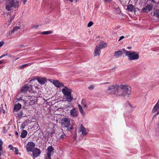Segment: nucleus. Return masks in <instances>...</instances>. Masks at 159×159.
I'll return each mask as SVG.
<instances>
[{
	"label": "nucleus",
	"instance_id": "1",
	"mask_svg": "<svg viewBox=\"0 0 159 159\" xmlns=\"http://www.w3.org/2000/svg\"><path fill=\"white\" fill-rule=\"evenodd\" d=\"M61 91L64 95L66 97L65 101L69 103L71 102L73 99L71 94L72 89L67 87L64 86L62 89Z\"/></svg>",
	"mask_w": 159,
	"mask_h": 159
},
{
	"label": "nucleus",
	"instance_id": "2",
	"mask_svg": "<svg viewBox=\"0 0 159 159\" xmlns=\"http://www.w3.org/2000/svg\"><path fill=\"white\" fill-rule=\"evenodd\" d=\"M124 51L125 55L127 56L129 60L130 61L137 60L139 58V53L137 52L132 51H128L123 49H122Z\"/></svg>",
	"mask_w": 159,
	"mask_h": 159
},
{
	"label": "nucleus",
	"instance_id": "3",
	"mask_svg": "<svg viewBox=\"0 0 159 159\" xmlns=\"http://www.w3.org/2000/svg\"><path fill=\"white\" fill-rule=\"evenodd\" d=\"M23 102L24 104V107L36 104L37 103V100L31 96H25Z\"/></svg>",
	"mask_w": 159,
	"mask_h": 159
},
{
	"label": "nucleus",
	"instance_id": "4",
	"mask_svg": "<svg viewBox=\"0 0 159 159\" xmlns=\"http://www.w3.org/2000/svg\"><path fill=\"white\" fill-rule=\"evenodd\" d=\"M107 45V43L103 42H101L98 45H97L94 51V56H96L99 55L101 53L100 49L106 47Z\"/></svg>",
	"mask_w": 159,
	"mask_h": 159
},
{
	"label": "nucleus",
	"instance_id": "5",
	"mask_svg": "<svg viewBox=\"0 0 159 159\" xmlns=\"http://www.w3.org/2000/svg\"><path fill=\"white\" fill-rule=\"evenodd\" d=\"M61 126L63 128H66L68 131L73 129L72 126L70 125V119L67 118L65 117L61 120Z\"/></svg>",
	"mask_w": 159,
	"mask_h": 159
},
{
	"label": "nucleus",
	"instance_id": "6",
	"mask_svg": "<svg viewBox=\"0 0 159 159\" xmlns=\"http://www.w3.org/2000/svg\"><path fill=\"white\" fill-rule=\"evenodd\" d=\"M18 6L19 4L18 2H15L14 0H8L6 4V8L7 10L9 11L12 7L16 8L18 7Z\"/></svg>",
	"mask_w": 159,
	"mask_h": 159
},
{
	"label": "nucleus",
	"instance_id": "7",
	"mask_svg": "<svg viewBox=\"0 0 159 159\" xmlns=\"http://www.w3.org/2000/svg\"><path fill=\"white\" fill-rule=\"evenodd\" d=\"M121 89H123L125 96L130 97L131 93V88L127 85H121Z\"/></svg>",
	"mask_w": 159,
	"mask_h": 159
},
{
	"label": "nucleus",
	"instance_id": "8",
	"mask_svg": "<svg viewBox=\"0 0 159 159\" xmlns=\"http://www.w3.org/2000/svg\"><path fill=\"white\" fill-rule=\"evenodd\" d=\"M53 151L54 148L52 146H49L47 148V154L45 156L44 159H51V156L53 154Z\"/></svg>",
	"mask_w": 159,
	"mask_h": 159
},
{
	"label": "nucleus",
	"instance_id": "9",
	"mask_svg": "<svg viewBox=\"0 0 159 159\" xmlns=\"http://www.w3.org/2000/svg\"><path fill=\"white\" fill-rule=\"evenodd\" d=\"M119 85H110L108 87L107 91L111 94H115L116 95V93L118 89Z\"/></svg>",
	"mask_w": 159,
	"mask_h": 159
},
{
	"label": "nucleus",
	"instance_id": "10",
	"mask_svg": "<svg viewBox=\"0 0 159 159\" xmlns=\"http://www.w3.org/2000/svg\"><path fill=\"white\" fill-rule=\"evenodd\" d=\"M116 95L117 97H125L126 96L123 89H121V85L120 86L119 85L118 89L116 92Z\"/></svg>",
	"mask_w": 159,
	"mask_h": 159
},
{
	"label": "nucleus",
	"instance_id": "11",
	"mask_svg": "<svg viewBox=\"0 0 159 159\" xmlns=\"http://www.w3.org/2000/svg\"><path fill=\"white\" fill-rule=\"evenodd\" d=\"M35 144L32 142H30L28 143L26 146V150L28 152H31L34 148Z\"/></svg>",
	"mask_w": 159,
	"mask_h": 159
},
{
	"label": "nucleus",
	"instance_id": "12",
	"mask_svg": "<svg viewBox=\"0 0 159 159\" xmlns=\"http://www.w3.org/2000/svg\"><path fill=\"white\" fill-rule=\"evenodd\" d=\"M70 115L74 117H76L78 116L79 112L75 108H73L70 111Z\"/></svg>",
	"mask_w": 159,
	"mask_h": 159
},
{
	"label": "nucleus",
	"instance_id": "13",
	"mask_svg": "<svg viewBox=\"0 0 159 159\" xmlns=\"http://www.w3.org/2000/svg\"><path fill=\"white\" fill-rule=\"evenodd\" d=\"M32 151L33 156H34V157H38L41 153L40 149L37 148H35L34 150Z\"/></svg>",
	"mask_w": 159,
	"mask_h": 159
},
{
	"label": "nucleus",
	"instance_id": "14",
	"mask_svg": "<svg viewBox=\"0 0 159 159\" xmlns=\"http://www.w3.org/2000/svg\"><path fill=\"white\" fill-rule=\"evenodd\" d=\"M152 5L151 4L148 5L145 7L143 9L142 12L148 13L152 10Z\"/></svg>",
	"mask_w": 159,
	"mask_h": 159
},
{
	"label": "nucleus",
	"instance_id": "15",
	"mask_svg": "<svg viewBox=\"0 0 159 159\" xmlns=\"http://www.w3.org/2000/svg\"><path fill=\"white\" fill-rule=\"evenodd\" d=\"M153 20L155 22L159 21V11H157L154 13L153 16Z\"/></svg>",
	"mask_w": 159,
	"mask_h": 159
},
{
	"label": "nucleus",
	"instance_id": "16",
	"mask_svg": "<svg viewBox=\"0 0 159 159\" xmlns=\"http://www.w3.org/2000/svg\"><path fill=\"white\" fill-rule=\"evenodd\" d=\"M79 132L81 133L83 135H85L88 133V132L86 131V129L82 125H81V126L79 129Z\"/></svg>",
	"mask_w": 159,
	"mask_h": 159
},
{
	"label": "nucleus",
	"instance_id": "17",
	"mask_svg": "<svg viewBox=\"0 0 159 159\" xmlns=\"http://www.w3.org/2000/svg\"><path fill=\"white\" fill-rule=\"evenodd\" d=\"M37 81L41 85L44 84L47 81L45 78L38 77L36 78Z\"/></svg>",
	"mask_w": 159,
	"mask_h": 159
},
{
	"label": "nucleus",
	"instance_id": "18",
	"mask_svg": "<svg viewBox=\"0 0 159 159\" xmlns=\"http://www.w3.org/2000/svg\"><path fill=\"white\" fill-rule=\"evenodd\" d=\"M53 84L57 87H61L64 86L63 84L58 80H54L53 82Z\"/></svg>",
	"mask_w": 159,
	"mask_h": 159
},
{
	"label": "nucleus",
	"instance_id": "19",
	"mask_svg": "<svg viewBox=\"0 0 159 159\" xmlns=\"http://www.w3.org/2000/svg\"><path fill=\"white\" fill-rule=\"evenodd\" d=\"M122 54V52L121 51H116L114 53V56L116 58H118L121 56Z\"/></svg>",
	"mask_w": 159,
	"mask_h": 159
},
{
	"label": "nucleus",
	"instance_id": "20",
	"mask_svg": "<svg viewBox=\"0 0 159 159\" xmlns=\"http://www.w3.org/2000/svg\"><path fill=\"white\" fill-rule=\"evenodd\" d=\"M78 107L79 110L81 114L83 116H85V113L84 112V110H83L82 106L80 105V104H78Z\"/></svg>",
	"mask_w": 159,
	"mask_h": 159
},
{
	"label": "nucleus",
	"instance_id": "21",
	"mask_svg": "<svg viewBox=\"0 0 159 159\" xmlns=\"http://www.w3.org/2000/svg\"><path fill=\"white\" fill-rule=\"evenodd\" d=\"M22 94L21 92L18 93L16 96V99L18 101H20L22 100Z\"/></svg>",
	"mask_w": 159,
	"mask_h": 159
},
{
	"label": "nucleus",
	"instance_id": "22",
	"mask_svg": "<svg viewBox=\"0 0 159 159\" xmlns=\"http://www.w3.org/2000/svg\"><path fill=\"white\" fill-rule=\"evenodd\" d=\"M29 88V86L28 85L26 84L24 86H23L20 90L21 92H25L28 90Z\"/></svg>",
	"mask_w": 159,
	"mask_h": 159
},
{
	"label": "nucleus",
	"instance_id": "23",
	"mask_svg": "<svg viewBox=\"0 0 159 159\" xmlns=\"http://www.w3.org/2000/svg\"><path fill=\"white\" fill-rule=\"evenodd\" d=\"M32 64V63H28L24 64L21 65L18 67V69H21L23 68L26 67L28 66H30Z\"/></svg>",
	"mask_w": 159,
	"mask_h": 159
},
{
	"label": "nucleus",
	"instance_id": "24",
	"mask_svg": "<svg viewBox=\"0 0 159 159\" xmlns=\"http://www.w3.org/2000/svg\"><path fill=\"white\" fill-rule=\"evenodd\" d=\"M21 105L20 103H17V104L15 105L14 106V110L17 111L21 108Z\"/></svg>",
	"mask_w": 159,
	"mask_h": 159
},
{
	"label": "nucleus",
	"instance_id": "25",
	"mask_svg": "<svg viewBox=\"0 0 159 159\" xmlns=\"http://www.w3.org/2000/svg\"><path fill=\"white\" fill-rule=\"evenodd\" d=\"M27 131L26 130H23L21 133L20 137L22 138H24L27 135Z\"/></svg>",
	"mask_w": 159,
	"mask_h": 159
},
{
	"label": "nucleus",
	"instance_id": "26",
	"mask_svg": "<svg viewBox=\"0 0 159 159\" xmlns=\"http://www.w3.org/2000/svg\"><path fill=\"white\" fill-rule=\"evenodd\" d=\"M127 9L129 11H133L134 7L132 5L129 4L127 6Z\"/></svg>",
	"mask_w": 159,
	"mask_h": 159
},
{
	"label": "nucleus",
	"instance_id": "27",
	"mask_svg": "<svg viewBox=\"0 0 159 159\" xmlns=\"http://www.w3.org/2000/svg\"><path fill=\"white\" fill-rule=\"evenodd\" d=\"M159 108V104H158V103H157L156 104V105H155V106H154V108H153L152 111V112H156L157 111V110Z\"/></svg>",
	"mask_w": 159,
	"mask_h": 159
},
{
	"label": "nucleus",
	"instance_id": "28",
	"mask_svg": "<svg viewBox=\"0 0 159 159\" xmlns=\"http://www.w3.org/2000/svg\"><path fill=\"white\" fill-rule=\"evenodd\" d=\"M20 30V28L19 26H16L14 27L13 30L11 31V33H14V32H17Z\"/></svg>",
	"mask_w": 159,
	"mask_h": 159
},
{
	"label": "nucleus",
	"instance_id": "29",
	"mask_svg": "<svg viewBox=\"0 0 159 159\" xmlns=\"http://www.w3.org/2000/svg\"><path fill=\"white\" fill-rule=\"evenodd\" d=\"M52 31H48L42 32L40 33V34H42L46 35L52 34Z\"/></svg>",
	"mask_w": 159,
	"mask_h": 159
},
{
	"label": "nucleus",
	"instance_id": "30",
	"mask_svg": "<svg viewBox=\"0 0 159 159\" xmlns=\"http://www.w3.org/2000/svg\"><path fill=\"white\" fill-rule=\"evenodd\" d=\"M86 100L85 99H83V98L82 99L81 102V103L82 105L83 106H84L85 107H87V106L86 104Z\"/></svg>",
	"mask_w": 159,
	"mask_h": 159
},
{
	"label": "nucleus",
	"instance_id": "31",
	"mask_svg": "<svg viewBox=\"0 0 159 159\" xmlns=\"http://www.w3.org/2000/svg\"><path fill=\"white\" fill-rule=\"evenodd\" d=\"M8 148H10V150L13 151L14 149V148H13L11 144H10L8 145Z\"/></svg>",
	"mask_w": 159,
	"mask_h": 159
},
{
	"label": "nucleus",
	"instance_id": "32",
	"mask_svg": "<svg viewBox=\"0 0 159 159\" xmlns=\"http://www.w3.org/2000/svg\"><path fill=\"white\" fill-rule=\"evenodd\" d=\"M93 24V23L92 21H90L88 24L87 26L88 27H90Z\"/></svg>",
	"mask_w": 159,
	"mask_h": 159
},
{
	"label": "nucleus",
	"instance_id": "33",
	"mask_svg": "<svg viewBox=\"0 0 159 159\" xmlns=\"http://www.w3.org/2000/svg\"><path fill=\"white\" fill-rule=\"evenodd\" d=\"M25 125L24 123H22L20 126V128L21 129H23L25 128Z\"/></svg>",
	"mask_w": 159,
	"mask_h": 159
},
{
	"label": "nucleus",
	"instance_id": "34",
	"mask_svg": "<svg viewBox=\"0 0 159 159\" xmlns=\"http://www.w3.org/2000/svg\"><path fill=\"white\" fill-rule=\"evenodd\" d=\"M14 149L15 150L14 152H15V154L18 155V149L16 148H14Z\"/></svg>",
	"mask_w": 159,
	"mask_h": 159
},
{
	"label": "nucleus",
	"instance_id": "35",
	"mask_svg": "<svg viewBox=\"0 0 159 159\" xmlns=\"http://www.w3.org/2000/svg\"><path fill=\"white\" fill-rule=\"evenodd\" d=\"M38 27V25H34L32 26V29H37Z\"/></svg>",
	"mask_w": 159,
	"mask_h": 159
},
{
	"label": "nucleus",
	"instance_id": "36",
	"mask_svg": "<svg viewBox=\"0 0 159 159\" xmlns=\"http://www.w3.org/2000/svg\"><path fill=\"white\" fill-rule=\"evenodd\" d=\"M94 86L92 85H90L89 87V89L90 90H93V89Z\"/></svg>",
	"mask_w": 159,
	"mask_h": 159
},
{
	"label": "nucleus",
	"instance_id": "37",
	"mask_svg": "<svg viewBox=\"0 0 159 159\" xmlns=\"http://www.w3.org/2000/svg\"><path fill=\"white\" fill-rule=\"evenodd\" d=\"M64 136H65V135L64 134L61 135L60 137V139H63L64 138Z\"/></svg>",
	"mask_w": 159,
	"mask_h": 159
},
{
	"label": "nucleus",
	"instance_id": "38",
	"mask_svg": "<svg viewBox=\"0 0 159 159\" xmlns=\"http://www.w3.org/2000/svg\"><path fill=\"white\" fill-rule=\"evenodd\" d=\"M7 55H8V54L7 53L4 54L2 55L1 56V58L5 57V56H7Z\"/></svg>",
	"mask_w": 159,
	"mask_h": 159
},
{
	"label": "nucleus",
	"instance_id": "39",
	"mask_svg": "<svg viewBox=\"0 0 159 159\" xmlns=\"http://www.w3.org/2000/svg\"><path fill=\"white\" fill-rule=\"evenodd\" d=\"M14 16H12L11 17L10 20L9 21V24L12 21V20L14 19Z\"/></svg>",
	"mask_w": 159,
	"mask_h": 159
},
{
	"label": "nucleus",
	"instance_id": "40",
	"mask_svg": "<svg viewBox=\"0 0 159 159\" xmlns=\"http://www.w3.org/2000/svg\"><path fill=\"white\" fill-rule=\"evenodd\" d=\"M124 36H121L120 37L118 41H120L121 39H124Z\"/></svg>",
	"mask_w": 159,
	"mask_h": 159
},
{
	"label": "nucleus",
	"instance_id": "41",
	"mask_svg": "<svg viewBox=\"0 0 159 159\" xmlns=\"http://www.w3.org/2000/svg\"><path fill=\"white\" fill-rule=\"evenodd\" d=\"M4 44V42H1V47H2Z\"/></svg>",
	"mask_w": 159,
	"mask_h": 159
},
{
	"label": "nucleus",
	"instance_id": "42",
	"mask_svg": "<svg viewBox=\"0 0 159 159\" xmlns=\"http://www.w3.org/2000/svg\"><path fill=\"white\" fill-rule=\"evenodd\" d=\"M18 115L19 116H22V111H20Z\"/></svg>",
	"mask_w": 159,
	"mask_h": 159
},
{
	"label": "nucleus",
	"instance_id": "43",
	"mask_svg": "<svg viewBox=\"0 0 159 159\" xmlns=\"http://www.w3.org/2000/svg\"><path fill=\"white\" fill-rule=\"evenodd\" d=\"M0 143H1V151L2 150V147L1 146V145L3 143V142L2 141H1V140Z\"/></svg>",
	"mask_w": 159,
	"mask_h": 159
},
{
	"label": "nucleus",
	"instance_id": "44",
	"mask_svg": "<svg viewBox=\"0 0 159 159\" xmlns=\"http://www.w3.org/2000/svg\"><path fill=\"white\" fill-rule=\"evenodd\" d=\"M105 2H110L111 1V0H104Z\"/></svg>",
	"mask_w": 159,
	"mask_h": 159
},
{
	"label": "nucleus",
	"instance_id": "45",
	"mask_svg": "<svg viewBox=\"0 0 159 159\" xmlns=\"http://www.w3.org/2000/svg\"><path fill=\"white\" fill-rule=\"evenodd\" d=\"M4 61H5L4 60L1 61V64L4 63L5 62Z\"/></svg>",
	"mask_w": 159,
	"mask_h": 159
},
{
	"label": "nucleus",
	"instance_id": "46",
	"mask_svg": "<svg viewBox=\"0 0 159 159\" xmlns=\"http://www.w3.org/2000/svg\"><path fill=\"white\" fill-rule=\"evenodd\" d=\"M23 0V2L24 3V4H25V3L27 2L26 0Z\"/></svg>",
	"mask_w": 159,
	"mask_h": 159
},
{
	"label": "nucleus",
	"instance_id": "47",
	"mask_svg": "<svg viewBox=\"0 0 159 159\" xmlns=\"http://www.w3.org/2000/svg\"><path fill=\"white\" fill-rule=\"evenodd\" d=\"M127 48L129 49H130L131 48V47H128Z\"/></svg>",
	"mask_w": 159,
	"mask_h": 159
},
{
	"label": "nucleus",
	"instance_id": "48",
	"mask_svg": "<svg viewBox=\"0 0 159 159\" xmlns=\"http://www.w3.org/2000/svg\"><path fill=\"white\" fill-rule=\"evenodd\" d=\"M15 134L16 135L18 136V133L17 132H15Z\"/></svg>",
	"mask_w": 159,
	"mask_h": 159
},
{
	"label": "nucleus",
	"instance_id": "49",
	"mask_svg": "<svg viewBox=\"0 0 159 159\" xmlns=\"http://www.w3.org/2000/svg\"><path fill=\"white\" fill-rule=\"evenodd\" d=\"M20 46H21L22 47H25V46H24L23 45H20Z\"/></svg>",
	"mask_w": 159,
	"mask_h": 159
},
{
	"label": "nucleus",
	"instance_id": "50",
	"mask_svg": "<svg viewBox=\"0 0 159 159\" xmlns=\"http://www.w3.org/2000/svg\"><path fill=\"white\" fill-rule=\"evenodd\" d=\"M159 111H158V112L156 113V115H159Z\"/></svg>",
	"mask_w": 159,
	"mask_h": 159
},
{
	"label": "nucleus",
	"instance_id": "51",
	"mask_svg": "<svg viewBox=\"0 0 159 159\" xmlns=\"http://www.w3.org/2000/svg\"><path fill=\"white\" fill-rule=\"evenodd\" d=\"M3 113H5V111L4 110H3Z\"/></svg>",
	"mask_w": 159,
	"mask_h": 159
},
{
	"label": "nucleus",
	"instance_id": "52",
	"mask_svg": "<svg viewBox=\"0 0 159 159\" xmlns=\"http://www.w3.org/2000/svg\"><path fill=\"white\" fill-rule=\"evenodd\" d=\"M69 106H66V107H65L66 108H68V107H69Z\"/></svg>",
	"mask_w": 159,
	"mask_h": 159
},
{
	"label": "nucleus",
	"instance_id": "53",
	"mask_svg": "<svg viewBox=\"0 0 159 159\" xmlns=\"http://www.w3.org/2000/svg\"><path fill=\"white\" fill-rule=\"evenodd\" d=\"M152 1V2H154V0H151Z\"/></svg>",
	"mask_w": 159,
	"mask_h": 159
},
{
	"label": "nucleus",
	"instance_id": "54",
	"mask_svg": "<svg viewBox=\"0 0 159 159\" xmlns=\"http://www.w3.org/2000/svg\"><path fill=\"white\" fill-rule=\"evenodd\" d=\"M18 58H16V60L17 59H18Z\"/></svg>",
	"mask_w": 159,
	"mask_h": 159
}]
</instances>
